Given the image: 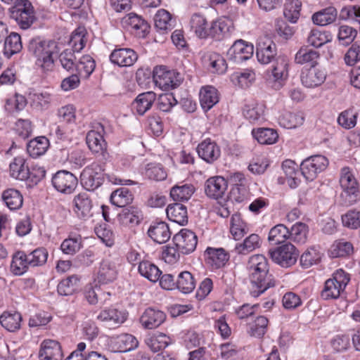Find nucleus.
<instances>
[{"mask_svg":"<svg viewBox=\"0 0 360 360\" xmlns=\"http://www.w3.org/2000/svg\"><path fill=\"white\" fill-rule=\"evenodd\" d=\"M247 269L250 281V295L257 297L267 289L274 286L273 276L269 273L267 259L263 255L250 257Z\"/></svg>","mask_w":360,"mask_h":360,"instance_id":"obj_1","label":"nucleus"},{"mask_svg":"<svg viewBox=\"0 0 360 360\" xmlns=\"http://www.w3.org/2000/svg\"><path fill=\"white\" fill-rule=\"evenodd\" d=\"M29 53L35 58V65L44 72L51 71L54 66L53 55L58 52V44L53 40L41 37L31 39L28 44Z\"/></svg>","mask_w":360,"mask_h":360,"instance_id":"obj_2","label":"nucleus"},{"mask_svg":"<svg viewBox=\"0 0 360 360\" xmlns=\"http://www.w3.org/2000/svg\"><path fill=\"white\" fill-rule=\"evenodd\" d=\"M339 181L342 189L340 198L343 204L349 206L356 203L360 198L359 185L348 167L341 169Z\"/></svg>","mask_w":360,"mask_h":360,"instance_id":"obj_3","label":"nucleus"},{"mask_svg":"<svg viewBox=\"0 0 360 360\" xmlns=\"http://www.w3.org/2000/svg\"><path fill=\"white\" fill-rule=\"evenodd\" d=\"M350 281V275L342 269L336 270L331 278L324 283L321 297L325 300H335L340 297L344 292Z\"/></svg>","mask_w":360,"mask_h":360,"instance_id":"obj_4","label":"nucleus"},{"mask_svg":"<svg viewBox=\"0 0 360 360\" xmlns=\"http://www.w3.org/2000/svg\"><path fill=\"white\" fill-rule=\"evenodd\" d=\"M153 79L155 84L164 91L174 89L183 82V78L179 72L169 70L165 65H158L153 68Z\"/></svg>","mask_w":360,"mask_h":360,"instance_id":"obj_5","label":"nucleus"},{"mask_svg":"<svg viewBox=\"0 0 360 360\" xmlns=\"http://www.w3.org/2000/svg\"><path fill=\"white\" fill-rule=\"evenodd\" d=\"M10 11L11 18L23 30L30 27L37 20L34 8L30 0H17Z\"/></svg>","mask_w":360,"mask_h":360,"instance_id":"obj_6","label":"nucleus"},{"mask_svg":"<svg viewBox=\"0 0 360 360\" xmlns=\"http://www.w3.org/2000/svg\"><path fill=\"white\" fill-rule=\"evenodd\" d=\"M299 254V251L290 243L269 250V255L271 260L285 268L295 264Z\"/></svg>","mask_w":360,"mask_h":360,"instance_id":"obj_7","label":"nucleus"},{"mask_svg":"<svg viewBox=\"0 0 360 360\" xmlns=\"http://www.w3.org/2000/svg\"><path fill=\"white\" fill-rule=\"evenodd\" d=\"M328 158L321 155H314L305 158L300 164V171L307 181H312L318 174L328 166Z\"/></svg>","mask_w":360,"mask_h":360,"instance_id":"obj_8","label":"nucleus"},{"mask_svg":"<svg viewBox=\"0 0 360 360\" xmlns=\"http://www.w3.org/2000/svg\"><path fill=\"white\" fill-rule=\"evenodd\" d=\"M104 169L98 163L94 162L86 167L81 173L80 179L83 187L94 191L104 182Z\"/></svg>","mask_w":360,"mask_h":360,"instance_id":"obj_9","label":"nucleus"},{"mask_svg":"<svg viewBox=\"0 0 360 360\" xmlns=\"http://www.w3.org/2000/svg\"><path fill=\"white\" fill-rule=\"evenodd\" d=\"M92 128L86 134V144L94 153L101 155L105 159L108 153L106 143L103 139L104 127L101 123L96 122L93 124Z\"/></svg>","mask_w":360,"mask_h":360,"instance_id":"obj_10","label":"nucleus"},{"mask_svg":"<svg viewBox=\"0 0 360 360\" xmlns=\"http://www.w3.org/2000/svg\"><path fill=\"white\" fill-rule=\"evenodd\" d=\"M53 186L58 192L70 194L73 193L78 184L77 176L67 170L58 171L51 179Z\"/></svg>","mask_w":360,"mask_h":360,"instance_id":"obj_11","label":"nucleus"},{"mask_svg":"<svg viewBox=\"0 0 360 360\" xmlns=\"http://www.w3.org/2000/svg\"><path fill=\"white\" fill-rule=\"evenodd\" d=\"M254 53V46L243 39L236 40L229 48L226 56L229 60L239 64L250 59Z\"/></svg>","mask_w":360,"mask_h":360,"instance_id":"obj_12","label":"nucleus"},{"mask_svg":"<svg viewBox=\"0 0 360 360\" xmlns=\"http://www.w3.org/2000/svg\"><path fill=\"white\" fill-rule=\"evenodd\" d=\"M172 240L179 251L184 255L193 252L195 250L198 243V238L195 233L187 229H183L175 234Z\"/></svg>","mask_w":360,"mask_h":360,"instance_id":"obj_13","label":"nucleus"},{"mask_svg":"<svg viewBox=\"0 0 360 360\" xmlns=\"http://www.w3.org/2000/svg\"><path fill=\"white\" fill-rule=\"evenodd\" d=\"M119 259H105L100 263L97 273V281L101 284L113 282L117 277Z\"/></svg>","mask_w":360,"mask_h":360,"instance_id":"obj_14","label":"nucleus"},{"mask_svg":"<svg viewBox=\"0 0 360 360\" xmlns=\"http://www.w3.org/2000/svg\"><path fill=\"white\" fill-rule=\"evenodd\" d=\"M288 65L289 60L285 56L280 55L276 58L270 76L274 82V89H279L283 86L284 82L288 77Z\"/></svg>","mask_w":360,"mask_h":360,"instance_id":"obj_15","label":"nucleus"},{"mask_svg":"<svg viewBox=\"0 0 360 360\" xmlns=\"http://www.w3.org/2000/svg\"><path fill=\"white\" fill-rule=\"evenodd\" d=\"M138 58L136 52L130 48L115 49L109 56L110 61L120 68L132 66Z\"/></svg>","mask_w":360,"mask_h":360,"instance_id":"obj_16","label":"nucleus"},{"mask_svg":"<svg viewBox=\"0 0 360 360\" xmlns=\"http://www.w3.org/2000/svg\"><path fill=\"white\" fill-rule=\"evenodd\" d=\"M233 23L228 18H221L210 22L209 38L221 41L233 30Z\"/></svg>","mask_w":360,"mask_h":360,"instance_id":"obj_17","label":"nucleus"},{"mask_svg":"<svg viewBox=\"0 0 360 360\" xmlns=\"http://www.w3.org/2000/svg\"><path fill=\"white\" fill-rule=\"evenodd\" d=\"M127 319V313L114 307H108L102 309L96 319L104 323L106 326L117 328L122 324Z\"/></svg>","mask_w":360,"mask_h":360,"instance_id":"obj_18","label":"nucleus"},{"mask_svg":"<svg viewBox=\"0 0 360 360\" xmlns=\"http://www.w3.org/2000/svg\"><path fill=\"white\" fill-rule=\"evenodd\" d=\"M256 56L258 61L262 64H269L277 57V46L269 38L261 39L257 44Z\"/></svg>","mask_w":360,"mask_h":360,"instance_id":"obj_19","label":"nucleus"},{"mask_svg":"<svg viewBox=\"0 0 360 360\" xmlns=\"http://www.w3.org/2000/svg\"><path fill=\"white\" fill-rule=\"evenodd\" d=\"M73 203L74 211L79 219L86 220L93 216V201L88 193L82 192L76 195Z\"/></svg>","mask_w":360,"mask_h":360,"instance_id":"obj_20","label":"nucleus"},{"mask_svg":"<svg viewBox=\"0 0 360 360\" xmlns=\"http://www.w3.org/2000/svg\"><path fill=\"white\" fill-rule=\"evenodd\" d=\"M198 156L208 164H212L221 155L220 147L214 141L206 139L200 142L197 147Z\"/></svg>","mask_w":360,"mask_h":360,"instance_id":"obj_21","label":"nucleus"},{"mask_svg":"<svg viewBox=\"0 0 360 360\" xmlns=\"http://www.w3.org/2000/svg\"><path fill=\"white\" fill-rule=\"evenodd\" d=\"M63 356L61 346L58 341L44 340L41 343L38 354L39 360H62Z\"/></svg>","mask_w":360,"mask_h":360,"instance_id":"obj_22","label":"nucleus"},{"mask_svg":"<svg viewBox=\"0 0 360 360\" xmlns=\"http://www.w3.org/2000/svg\"><path fill=\"white\" fill-rule=\"evenodd\" d=\"M227 181L222 176H217L209 178L205 183V194L210 198H222L227 189Z\"/></svg>","mask_w":360,"mask_h":360,"instance_id":"obj_23","label":"nucleus"},{"mask_svg":"<svg viewBox=\"0 0 360 360\" xmlns=\"http://www.w3.org/2000/svg\"><path fill=\"white\" fill-rule=\"evenodd\" d=\"M165 319V312L153 307H148L141 315L140 322L146 329H155L159 327Z\"/></svg>","mask_w":360,"mask_h":360,"instance_id":"obj_24","label":"nucleus"},{"mask_svg":"<svg viewBox=\"0 0 360 360\" xmlns=\"http://www.w3.org/2000/svg\"><path fill=\"white\" fill-rule=\"evenodd\" d=\"M326 75L322 70L314 67L302 70L300 79L302 84L307 88H314L325 81Z\"/></svg>","mask_w":360,"mask_h":360,"instance_id":"obj_25","label":"nucleus"},{"mask_svg":"<svg viewBox=\"0 0 360 360\" xmlns=\"http://www.w3.org/2000/svg\"><path fill=\"white\" fill-rule=\"evenodd\" d=\"M124 23L130 27L136 36L144 38L149 33L150 25L146 20L141 16L131 13L123 18Z\"/></svg>","mask_w":360,"mask_h":360,"instance_id":"obj_26","label":"nucleus"},{"mask_svg":"<svg viewBox=\"0 0 360 360\" xmlns=\"http://www.w3.org/2000/svg\"><path fill=\"white\" fill-rule=\"evenodd\" d=\"M191 30L193 32L195 36L200 39H207L209 38L210 23L207 18L200 13L193 14L190 19Z\"/></svg>","mask_w":360,"mask_h":360,"instance_id":"obj_27","label":"nucleus"},{"mask_svg":"<svg viewBox=\"0 0 360 360\" xmlns=\"http://www.w3.org/2000/svg\"><path fill=\"white\" fill-rule=\"evenodd\" d=\"M149 237L157 243H165L171 237V232L167 223L164 221L153 222L148 231Z\"/></svg>","mask_w":360,"mask_h":360,"instance_id":"obj_28","label":"nucleus"},{"mask_svg":"<svg viewBox=\"0 0 360 360\" xmlns=\"http://www.w3.org/2000/svg\"><path fill=\"white\" fill-rule=\"evenodd\" d=\"M1 200L10 210H18L23 205L22 194L19 190L13 188H8L3 191Z\"/></svg>","mask_w":360,"mask_h":360,"instance_id":"obj_29","label":"nucleus"},{"mask_svg":"<svg viewBox=\"0 0 360 360\" xmlns=\"http://www.w3.org/2000/svg\"><path fill=\"white\" fill-rule=\"evenodd\" d=\"M199 99L202 108L207 112L219 102L218 91L212 86H203L200 91Z\"/></svg>","mask_w":360,"mask_h":360,"instance_id":"obj_30","label":"nucleus"},{"mask_svg":"<svg viewBox=\"0 0 360 360\" xmlns=\"http://www.w3.org/2000/svg\"><path fill=\"white\" fill-rule=\"evenodd\" d=\"M207 261L213 268L224 266L229 259V255L223 248H207L205 250Z\"/></svg>","mask_w":360,"mask_h":360,"instance_id":"obj_31","label":"nucleus"},{"mask_svg":"<svg viewBox=\"0 0 360 360\" xmlns=\"http://www.w3.org/2000/svg\"><path fill=\"white\" fill-rule=\"evenodd\" d=\"M352 243L345 238L336 240L331 245L328 254L330 257H347L354 253Z\"/></svg>","mask_w":360,"mask_h":360,"instance_id":"obj_32","label":"nucleus"},{"mask_svg":"<svg viewBox=\"0 0 360 360\" xmlns=\"http://www.w3.org/2000/svg\"><path fill=\"white\" fill-rule=\"evenodd\" d=\"M167 216L168 219L181 226L188 223L187 207L181 203L170 204L167 206Z\"/></svg>","mask_w":360,"mask_h":360,"instance_id":"obj_33","label":"nucleus"},{"mask_svg":"<svg viewBox=\"0 0 360 360\" xmlns=\"http://www.w3.org/2000/svg\"><path fill=\"white\" fill-rule=\"evenodd\" d=\"M22 320L21 314L15 311H6L0 316L1 326L12 333L20 328Z\"/></svg>","mask_w":360,"mask_h":360,"instance_id":"obj_34","label":"nucleus"},{"mask_svg":"<svg viewBox=\"0 0 360 360\" xmlns=\"http://www.w3.org/2000/svg\"><path fill=\"white\" fill-rule=\"evenodd\" d=\"M25 162V159L22 156L14 158L9 165L11 176L20 181L27 180L29 177V168Z\"/></svg>","mask_w":360,"mask_h":360,"instance_id":"obj_35","label":"nucleus"},{"mask_svg":"<svg viewBox=\"0 0 360 360\" xmlns=\"http://www.w3.org/2000/svg\"><path fill=\"white\" fill-rule=\"evenodd\" d=\"M155 99L156 94L153 91L140 94L133 102V108L139 115H143L151 108Z\"/></svg>","mask_w":360,"mask_h":360,"instance_id":"obj_36","label":"nucleus"},{"mask_svg":"<svg viewBox=\"0 0 360 360\" xmlns=\"http://www.w3.org/2000/svg\"><path fill=\"white\" fill-rule=\"evenodd\" d=\"M117 217L122 224H138L142 219V214L137 207L128 205L122 207Z\"/></svg>","mask_w":360,"mask_h":360,"instance_id":"obj_37","label":"nucleus"},{"mask_svg":"<svg viewBox=\"0 0 360 360\" xmlns=\"http://www.w3.org/2000/svg\"><path fill=\"white\" fill-rule=\"evenodd\" d=\"M338 11L334 6H328L316 12L312 15V21L319 26H325L333 23L337 18Z\"/></svg>","mask_w":360,"mask_h":360,"instance_id":"obj_38","label":"nucleus"},{"mask_svg":"<svg viewBox=\"0 0 360 360\" xmlns=\"http://www.w3.org/2000/svg\"><path fill=\"white\" fill-rule=\"evenodd\" d=\"M4 40V53L8 58L19 53L22 49L21 37L16 32H11L8 36L7 34Z\"/></svg>","mask_w":360,"mask_h":360,"instance_id":"obj_39","label":"nucleus"},{"mask_svg":"<svg viewBox=\"0 0 360 360\" xmlns=\"http://www.w3.org/2000/svg\"><path fill=\"white\" fill-rule=\"evenodd\" d=\"M49 146V141L45 136L37 137L28 142L27 151L29 155L34 158H38L44 155Z\"/></svg>","mask_w":360,"mask_h":360,"instance_id":"obj_40","label":"nucleus"},{"mask_svg":"<svg viewBox=\"0 0 360 360\" xmlns=\"http://www.w3.org/2000/svg\"><path fill=\"white\" fill-rule=\"evenodd\" d=\"M253 137L260 143L271 145L275 143L278 139L277 131L271 128H257L252 131Z\"/></svg>","mask_w":360,"mask_h":360,"instance_id":"obj_41","label":"nucleus"},{"mask_svg":"<svg viewBox=\"0 0 360 360\" xmlns=\"http://www.w3.org/2000/svg\"><path fill=\"white\" fill-rule=\"evenodd\" d=\"M304 121V117L301 112H285L278 118L280 126L286 129H293L301 126Z\"/></svg>","mask_w":360,"mask_h":360,"instance_id":"obj_42","label":"nucleus"},{"mask_svg":"<svg viewBox=\"0 0 360 360\" xmlns=\"http://www.w3.org/2000/svg\"><path fill=\"white\" fill-rule=\"evenodd\" d=\"M269 319L264 316H258L253 322L248 325V333L255 338H261L267 332Z\"/></svg>","mask_w":360,"mask_h":360,"instance_id":"obj_43","label":"nucleus"},{"mask_svg":"<svg viewBox=\"0 0 360 360\" xmlns=\"http://www.w3.org/2000/svg\"><path fill=\"white\" fill-rule=\"evenodd\" d=\"M133 195L127 188H120L114 191L110 195L112 204L119 207L129 205L133 201Z\"/></svg>","mask_w":360,"mask_h":360,"instance_id":"obj_44","label":"nucleus"},{"mask_svg":"<svg viewBox=\"0 0 360 360\" xmlns=\"http://www.w3.org/2000/svg\"><path fill=\"white\" fill-rule=\"evenodd\" d=\"M230 231L235 240L241 239L245 234L249 232V228L246 222H245L240 214H233L231 219Z\"/></svg>","mask_w":360,"mask_h":360,"instance_id":"obj_45","label":"nucleus"},{"mask_svg":"<svg viewBox=\"0 0 360 360\" xmlns=\"http://www.w3.org/2000/svg\"><path fill=\"white\" fill-rule=\"evenodd\" d=\"M287 239H290L289 229L284 224H277L270 229L268 240L271 245L281 244Z\"/></svg>","mask_w":360,"mask_h":360,"instance_id":"obj_46","label":"nucleus"},{"mask_svg":"<svg viewBox=\"0 0 360 360\" xmlns=\"http://www.w3.org/2000/svg\"><path fill=\"white\" fill-rule=\"evenodd\" d=\"M154 20L155 27L162 33L172 29L175 22V20L172 19L171 14L165 9L158 11Z\"/></svg>","mask_w":360,"mask_h":360,"instance_id":"obj_47","label":"nucleus"},{"mask_svg":"<svg viewBox=\"0 0 360 360\" xmlns=\"http://www.w3.org/2000/svg\"><path fill=\"white\" fill-rule=\"evenodd\" d=\"M319 58V53L318 51L307 48H301L295 54V61L300 65L309 63L311 67H314L317 64Z\"/></svg>","mask_w":360,"mask_h":360,"instance_id":"obj_48","label":"nucleus"},{"mask_svg":"<svg viewBox=\"0 0 360 360\" xmlns=\"http://www.w3.org/2000/svg\"><path fill=\"white\" fill-rule=\"evenodd\" d=\"M139 272L151 282L158 281L162 274L159 268L149 261L139 262Z\"/></svg>","mask_w":360,"mask_h":360,"instance_id":"obj_49","label":"nucleus"},{"mask_svg":"<svg viewBox=\"0 0 360 360\" xmlns=\"http://www.w3.org/2000/svg\"><path fill=\"white\" fill-rule=\"evenodd\" d=\"M195 191V187L191 184L176 185L171 188L170 196L174 200H188Z\"/></svg>","mask_w":360,"mask_h":360,"instance_id":"obj_50","label":"nucleus"},{"mask_svg":"<svg viewBox=\"0 0 360 360\" xmlns=\"http://www.w3.org/2000/svg\"><path fill=\"white\" fill-rule=\"evenodd\" d=\"M30 267L27 262V254L23 251H18L13 257L11 264V271L17 276L22 275Z\"/></svg>","mask_w":360,"mask_h":360,"instance_id":"obj_51","label":"nucleus"},{"mask_svg":"<svg viewBox=\"0 0 360 360\" xmlns=\"http://www.w3.org/2000/svg\"><path fill=\"white\" fill-rule=\"evenodd\" d=\"M261 244L260 237L255 233L250 234L243 243L236 245V251L238 254L246 255L259 248Z\"/></svg>","mask_w":360,"mask_h":360,"instance_id":"obj_52","label":"nucleus"},{"mask_svg":"<svg viewBox=\"0 0 360 360\" xmlns=\"http://www.w3.org/2000/svg\"><path fill=\"white\" fill-rule=\"evenodd\" d=\"M332 40V35L329 32L323 31L320 29H313L311 30L308 38V43L314 47L319 48L323 44L330 42Z\"/></svg>","mask_w":360,"mask_h":360,"instance_id":"obj_53","label":"nucleus"},{"mask_svg":"<svg viewBox=\"0 0 360 360\" xmlns=\"http://www.w3.org/2000/svg\"><path fill=\"white\" fill-rule=\"evenodd\" d=\"M302 2L300 0H286L283 15L290 22L295 23L300 18Z\"/></svg>","mask_w":360,"mask_h":360,"instance_id":"obj_54","label":"nucleus"},{"mask_svg":"<svg viewBox=\"0 0 360 360\" xmlns=\"http://www.w3.org/2000/svg\"><path fill=\"white\" fill-rule=\"evenodd\" d=\"M195 288L193 275L187 271H182L177 276V289L184 294L191 292Z\"/></svg>","mask_w":360,"mask_h":360,"instance_id":"obj_55","label":"nucleus"},{"mask_svg":"<svg viewBox=\"0 0 360 360\" xmlns=\"http://www.w3.org/2000/svg\"><path fill=\"white\" fill-rule=\"evenodd\" d=\"M79 278L76 275L68 276L62 280L57 286V291L59 295L68 296L72 295L77 288Z\"/></svg>","mask_w":360,"mask_h":360,"instance_id":"obj_56","label":"nucleus"},{"mask_svg":"<svg viewBox=\"0 0 360 360\" xmlns=\"http://www.w3.org/2000/svg\"><path fill=\"white\" fill-rule=\"evenodd\" d=\"M48 258V252L44 248H38L27 254V262L30 266L35 267L44 265Z\"/></svg>","mask_w":360,"mask_h":360,"instance_id":"obj_57","label":"nucleus"},{"mask_svg":"<svg viewBox=\"0 0 360 360\" xmlns=\"http://www.w3.org/2000/svg\"><path fill=\"white\" fill-rule=\"evenodd\" d=\"M86 30L83 27H77L72 34L70 43L72 45L73 52L81 51L86 45Z\"/></svg>","mask_w":360,"mask_h":360,"instance_id":"obj_58","label":"nucleus"},{"mask_svg":"<svg viewBox=\"0 0 360 360\" xmlns=\"http://www.w3.org/2000/svg\"><path fill=\"white\" fill-rule=\"evenodd\" d=\"M307 233V226L304 223L297 222L289 230L290 240L296 243H304Z\"/></svg>","mask_w":360,"mask_h":360,"instance_id":"obj_59","label":"nucleus"},{"mask_svg":"<svg viewBox=\"0 0 360 360\" xmlns=\"http://www.w3.org/2000/svg\"><path fill=\"white\" fill-rule=\"evenodd\" d=\"M96 67L95 61L89 55L83 56L77 63L76 72L79 75L84 73V77H88L94 72Z\"/></svg>","mask_w":360,"mask_h":360,"instance_id":"obj_60","label":"nucleus"},{"mask_svg":"<svg viewBox=\"0 0 360 360\" xmlns=\"http://www.w3.org/2000/svg\"><path fill=\"white\" fill-rule=\"evenodd\" d=\"M264 106L259 103L246 105L243 109V115L250 122H254L262 117Z\"/></svg>","mask_w":360,"mask_h":360,"instance_id":"obj_61","label":"nucleus"},{"mask_svg":"<svg viewBox=\"0 0 360 360\" xmlns=\"http://www.w3.org/2000/svg\"><path fill=\"white\" fill-rule=\"evenodd\" d=\"M357 31L348 25H341L338 29V38L340 43L344 46L350 44L356 38Z\"/></svg>","mask_w":360,"mask_h":360,"instance_id":"obj_62","label":"nucleus"},{"mask_svg":"<svg viewBox=\"0 0 360 360\" xmlns=\"http://www.w3.org/2000/svg\"><path fill=\"white\" fill-rule=\"evenodd\" d=\"M82 248V239L80 237L71 238L65 239L61 245V251L66 255H73L77 252Z\"/></svg>","mask_w":360,"mask_h":360,"instance_id":"obj_63","label":"nucleus"},{"mask_svg":"<svg viewBox=\"0 0 360 360\" xmlns=\"http://www.w3.org/2000/svg\"><path fill=\"white\" fill-rule=\"evenodd\" d=\"M344 226L352 229L360 228V211L349 210L342 216Z\"/></svg>","mask_w":360,"mask_h":360,"instance_id":"obj_64","label":"nucleus"}]
</instances>
